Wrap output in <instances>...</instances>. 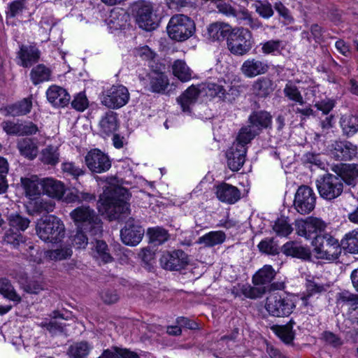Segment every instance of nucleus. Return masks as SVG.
I'll use <instances>...</instances> for the list:
<instances>
[{
  "label": "nucleus",
  "mask_w": 358,
  "mask_h": 358,
  "mask_svg": "<svg viewBox=\"0 0 358 358\" xmlns=\"http://www.w3.org/2000/svg\"><path fill=\"white\" fill-rule=\"evenodd\" d=\"M357 177L358 165L348 164L343 169L342 176L327 173L319 177L315 184L320 197L330 201L342 194L344 182L355 186Z\"/></svg>",
  "instance_id": "obj_1"
},
{
  "label": "nucleus",
  "mask_w": 358,
  "mask_h": 358,
  "mask_svg": "<svg viewBox=\"0 0 358 358\" xmlns=\"http://www.w3.org/2000/svg\"><path fill=\"white\" fill-rule=\"evenodd\" d=\"M70 217L77 226L88 231L90 236H99L102 234V222L99 215L89 206H80L70 213Z\"/></svg>",
  "instance_id": "obj_2"
},
{
  "label": "nucleus",
  "mask_w": 358,
  "mask_h": 358,
  "mask_svg": "<svg viewBox=\"0 0 358 358\" xmlns=\"http://www.w3.org/2000/svg\"><path fill=\"white\" fill-rule=\"evenodd\" d=\"M36 231L39 238L44 242L57 243L64 238L65 227L59 218L50 215L37 222Z\"/></svg>",
  "instance_id": "obj_3"
},
{
  "label": "nucleus",
  "mask_w": 358,
  "mask_h": 358,
  "mask_svg": "<svg viewBox=\"0 0 358 358\" xmlns=\"http://www.w3.org/2000/svg\"><path fill=\"white\" fill-rule=\"evenodd\" d=\"M275 275L274 269L270 265H265L259 269L253 276L252 281L255 285H244L241 287L242 294L247 298L257 299L262 297L267 291L265 285H269Z\"/></svg>",
  "instance_id": "obj_4"
},
{
  "label": "nucleus",
  "mask_w": 358,
  "mask_h": 358,
  "mask_svg": "<svg viewBox=\"0 0 358 358\" xmlns=\"http://www.w3.org/2000/svg\"><path fill=\"white\" fill-rule=\"evenodd\" d=\"M295 308L294 296L287 294H271L266 300L265 308L273 317H287Z\"/></svg>",
  "instance_id": "obj_5"
},
{
  "label": "nucleus",
  "mask_w": 358,
  "mask_h": 358,
  "mask_svg": "<svg viewBox=\"0 0 358 358\" xmlns=\"http://www.w3.org/2000/svg\"><path fill=\"white\" fill-rule=\"evenodd\" d=\"M130 194L127 189L115 186L110 187L109 195L103 201L106 206V210L113 214L114 218H119L121 214H124L129 210L127 201Z\"/></svg>",
  "instance_id": "obj_6"
},
{
  "label": "nucleus",
  "mask_w": 358,
  "mask_h": 358,
  "mask_svg": "<svg viewBox=\"0 0 358 358\" xmlns=\"http://www.w3.org/2000/svg\"><path fill=\"white\" fill-rule=\"evenodd\" d=\"M312 244L320 259L335 260L341 253V242L328 233L315 237Z\"/></svg>",
  "instance_id": "obj_7"
},
{
  "label": "nucleus",
  "mask_w": 358,
  "mask_h": 358,
  "mask_svg": "<svg viewBox=\"0 0 358 358\" xmlns=\"http://www.w3.org/2000/svg\"><path fill=\"white\" fill-rule=\"evenodd\" d=\"M194 31L193 20L183 14L173 15L167 26V32L170 38L178 41L187 40L193 34Z\"/></svg>",
  "instance_id": "obj_8"
},
{
  "label": "nucleus",
  "mask_w": 358,
  "mask_h": 358,
  "mask_svg": "<svg viewBox=\"0 0 358 358\" xmlns=\"http://www.w3.org/2000/svg\"><path fill=\"white\" fill-rule=\"evenodd\" d=\"M227 46L234 55H245L252 47L251 31L247 28H234L230 37L228 38Z\"/></svg>",
  "instance_id": "obj_9"
},
{
  "label": "nucleus",
  "mask_w": 358,
  "mask_h": 358,
  "mask_svg": "<svg viewBox=\"0 0 358 358\" xmlns=\"http://www.w3.org/2000/svg\"><path fill=\"white\" fill-rule=\"evenodd\" d=\"M326 224L321 219L309 217L295 221L296 233L306 239L314 240L315 237L322 235L326 229Z\"/></svg>",
  "instance_id": "obj_10"
},
{
  "label": "nucleus",
  "mask_w": 358,
  "mask_h": 358,
  "mask_svg": "<svg viewBox=\"0 0 358 358\" xmlns=\"http://www.w3.org/2000/svg\"><path fill=\"white\" fill-rule=\"evenodd\" d=\"M316 199L317 196L311 187L301 185L295 193L294 208L301 215L309 214L315 209Z\"/></svg>",
  "instance_id": "obj_11"
},
{
  "label": "nucleus",
  "mask_w": 358,
  "mask_h": 358,
  "mask_svg": "<svg viewBox=\"0 0 358 358\" xmlns=\"http://www.w3.org/2000/svg\"><path fill=\"white\" fill-rule=\"evenodd\" d=\"M101 103L109 108H120L126 105L129 99V93L123 85H113L101 95Z\"/></svg>",
  "instance_id": "obj_12"
},
{
  "label": "nucleus",
  "mask_w": 358,
  "mask_h": 358,
  "mask_svg": "<svg viewBox=\"0 0 358 358\" xmlns=\"http://www.w3.org/2000/svg\"><path fill=\"white\" fill-rule=\"evenodd\" d=\"M206 92L212 97L217 96L224 101L230 103L233 102L239 96L238 90L227 84L225 80H219L218 83H206Z\"/></svg>",
  "instance_id": "obj_13"
},
{
  "label": "nucleus",
  "mask_w": 358,
  "mask_h": 358,
  "mask_svg": "<svg viewBox=\"0 0 358 358\" xmlns=\"http://www.w3.org/2000/svg\"><path fill=\"white\" fill-rule=\"evenodd\" d=\"M85 159L87 166L93 173H104L111 167V161L109 157L98 149L90 150L85 156Z\"/></svg>",
  "instance_id": "obj_14"
},
{
  "label": "nucleus",
  "mask_w": 358,
  "mask_h": 358,
  "mask_svg": "<svg viewBox=\"0 0 358 358\" xmlns=\"http://www.w3.org/2000/svg\"><path fill=\"white\" fill-rule=\"evenodd\" d=\"M188 255L182 250L165 252L160 258L162 266L169 271H179L188 264Z\"/></svg>",
  "instance_id": "obj_15"
},
{
  "label": "nucleus",
  "mask_w": 358,
  "mask_h": 358,
  "mask_svg": "<svg viewBox=\"0 0 358 358\" xmlns=\"http://www.w3.org/2000/svg\"><path fill=\"white\" fill-rule=\"evenodd\" d=\"M144 232V229L137 221L129 218L126 222L124 227L121 229L120 236L125 245L136 246L141 241Z\"/></svg>",
  "instance_id": "obj_16"
},
{
  "label": "nucleus",
  "mask_w": 358,
  "mask_h": 358,
  "mask_svg": "<svg viewBox=\"0 0 358 358\" xmlns=\"http://www.w3.org/2000/svg\"><path fill=\"white\" fill-rule=\"evenodd\" d=\"M136 21L143 30L151 31L156 28L152 8L150 4L141 3L136 6Z\"/></svg>",
  "instance_id": "obj_17"
},
{
  "label": "nucleus",
  "mask_w": 358,
  "mask_h": 358,
  "mask_svg": "<svg viewBox=\"0 0 358 358\" xmlns=\"http://www.w3.org/2000/svg\"><path fill=\"white\" fill-rule=\"evenodd\" d=\"M41 52L35 45H21L17 52V64L24 67H31L38 62Z\"/></svg>",
  "instance_id": "obj_18"
},
{
  "label": "nucleus",
  "mask_w": 358,
  "mask_h": 358,
  "mask_svg": "<svg viewBox=\"0 0 358 358\" xmlns=\"http://www.w3.org/2000/svg\"><path fill=\"white\" fill-rule=\"evenodd\" d=\"M357 154V147L350 141H336L332 144L331 155L336 160H352Z\"/></svg>",
  "instance_id": "obj_19"
},
{
  "label": "nucleus",
  "mask_w": 358,
  "mask_h": 358,
  "mask_svg": "<svg viewBox=\"0 0 358 358\" xmlns=\"http://www.w3.org/2000/svg\"><path fill=\"white\" fill-rule=\"evenodd\" d=\"M247 148H241L232 145L227 150L226 157L227 158V165L232 171H238L245 162Z\"/></svg>",
  "instance_id": "obj_20"
},
{
  "label": "nucleus",
  "mask_w": 358,
  "mask_h": 358,
  "mask_svg": "<svg viewBox=\"0 0 358 358\" xmlns=\"http://www.w3.org/2000/svg\"><path fill=\"white\" fill-rule=\"evenodd\" d=\"M271 122L272 116L265 110L254 111L248 117V125L258 134L264 129L270 127Z\"/></svg>",
  "instance_id": "obj_21"
},
{
  "label": "nucleus",
  "mask_w": 358,
  "mask_h": 358,
  "mask_svg": "<svg viewBox=\"0 0 358 358\" xmlns=\"http://www.w3.org/2000/svg\"><path fill=\"white\" fill-rule=\"evenodd\" d=\"M145 88L154 93H164L169 85L167 76L163 73L152 72L148 75V83L143 79Z\"/></svg>",
  "instance_id": "obj_22"
},
{
  "label": "nucleus",
  "mask_w": 358,
  "mask_h": 358,
  "mask_svg": "<svg viewBox=\"0 0 358 358\" xmlns=\"http://www.w3.org/2000/svg\"><path fill=\"white\" fill-rule=\"evenodd\" d=\"M268 69L269 66L266 62L255 58L245 60L241 68V72L247 78H254L264 74Z\"/></svg>",
  "instance_id": "obj_23"
},
{
  "label": "nucleus",
  "mask_w": 358,
  "mask_h": 358,
  "mask_svg": "<svg viewBox=\"0 0 358 358\" xmlns=\"http://www.w3.org/2000/svg\"><path fill=\"white\" fill-rule=\"evenodd\" d=\"M48 101L55 107H64L69 103L71 96L67 91L57 85L50 86L46 91Z\"/></svg>",
  "instance_id": "obj_24"
},
{
  "label": "nucleus",
  "mask_w": 358,
  "mask_h": 358,
  "mask_svg": "<svg viewBox=\"0 0 358 358\" xmlns=\"http://www.w3.org/2000/svg\"><path fill=\"white\" fill-rule=\"evenodd\" d=\"M217 199L224 203L234 204L241 198L240 190L235 186L222 182L216 187Z\"/></svg>",
  "instance_id": "obj_25"
},
{
  "label": "nucleus",
  "mask_w": 358,
  "mask_h": 358,
  "mask_svg": "<svg viewBox=\"0 0 358 358\" xmlns=\"http://www.w3.org/2000/svg\"><path fill=\"white\" fill-rule=\"evenodd\" d=\"M43 194L57 200H61L66 192L65 185L61 181L52 178L42 179Z\"/></svg>",
  "instance_id": "obj_26"
},
{
  "label": "nucleus",
  "mask_w": 358,
  "mask_h": 358,
  "mask_svg": "<svg viewBox=\"0 0 358 358\" xmlns=\"http://www.w3.org/2000/svg\"><path fill=\"white\" fill-rule=\"evenodd\" d=\"M200 94V90L194 85L189 87L180 96L177 98V103L184 113H191L192 107L196 103Z\"/></svg>",
  "instance_id": "obj_27"
},
{
  "label": "nucleus",
  "mask_w": 358,
  "mask_h": 358,
  "mask_svg": "<svg viewBox=\"0 0 358 358\" xmlns=\"http://www.w3.org/2000/svg\"><path fill=\"white\" fill-rule=\"evenodd\" d=\"M129 15L122 8H113L111 10L106 22L111 32L124 29L127 25Z\"/></svg>",
  "instance_id": "obj_28"
},
{
  "label": "nucleus",
  "mask_w": 358,
  "mask_h": 358,
  "mask_svg": "<svg viewBox=\"0 0 358 358\" xmlns=\"http://www.w3.org/2000/svg\"><path fill=\"white\" fill-rule=\"evenodd\" d=\"M234 28L227 23L216 22L212 23L208 27V34L213 41H223L230 37Z\"/></svg>",
  "instance_id": "obj_29"
},
{
  "label": "nucleus",
  "mask_w": 358,
  "mask_h": 358,
  "mask_svg": "<svg viewBox=\"0 0 358 358\" xmlns=\"http://www.w3.org/2000/svg\"><path fill=\"white\" fill-rule=\"evenodd\" d=\"M343 135L350 138L358 132V115H343L339 121Z\"/></svg>",
  "instance_id": "obj_30"
},
{
  "label": "nucleus",
  "mask_w": 358,
  "mask_h": 358,
  "mask_svg": "<svg viewBox=\"0 0 358 358\" xmlns=\"http://www.w3.org/2000/svg\"><path fill=\"white\" fill-rule=\"evenodd\" d=\"M233 17H235L239 24L243 23L244 25L248 26L253 30L263 27V24L259 18L254 17L252 13L245 8L238 10H236Z\"/></svg>",
  "instance_id": "obj_31"
},
{
  "label": "nucleus",
  "mask_w": 358,
  "mask_h": 358,
  "mask_svg": "<svg viewBox=\"0 0 358 358\" xmlns=\"http://www.w3.org/2000/svg\"><path fill=\"white\" fill-rule=\"evenodd\" d=\"M282 252L287 256L300 258L304 260L310 259L311 255L310 250L293 241H289L282 247Z\"/></svg>",
  "instance_id": "obj_32"
},
{
  "label": "nucleus",
  "mask_w": 358,
  "mask_h": 358,
  "mask_svg": "<svg viewBox=\"0 0 358 358\" xmlns=\"http://www.w3.org/2000/svg\"><path fill=\"white\" fill-rule=\"evenodd\" d=\"M274 89L273 80L268 77H262L255 81L252 85L253 93L260 98H266L273 92Z\"/></svg>",
  "instance_id": "obj_33"
},
{
  "label": "nucleus",
  "mask_w": 358,
  "mask_h": 358,
  "mask_svg": "<svg viewBox=\"0 0 358 358\" xmlns=\"http://www.w3.org/2000/svg\"><path fill=\"white\" fill-rule=\"evenodd\" d=\"M100 132L105 136L113 134L118 127L117 113L113 111L107 112L99 122Z\"/></svg>",
  "instance_id": "obj_34"
},
{
  "label": "nucleus",
  "mask_w": 358,
  "mask_h": 358,
  "mask_svg": "<svg viewBox=\"0 0 358 358\" xmlns=\"http://www.w3.org/2000/svg\"><path fill=\"white\" fill-rule=\"evenodd\" d=\"M20 153L29 159H34L38 154V147L33 139L24 138L18 140L17 143Z\"/></svg>",
  "instance_id": "obj_35"
},
{
  "label": "nucleus",
  "mask_w": 358,
  "mask_h": 358,
  "mask_svg": "<svg viewBox=\"0 0 358 358\" xmlns=\"http://www.w3.org/2000/svg\"><path fill=\"white\" fill-rule=\"evenodd\" d=\"M22 186L25 190L26 196L29 198L39 195L43 191L42 179L37 176H32L30 178L21 179Z\"/></svg>",
  "instance_id": "obj_36"
},
{
  "label": "nucleus",
  "mask_w": 358,
  "mask_h": 358,
  "mask_svg": "<svg viewBox=\"0 0 358 358\" xmlns=\"http://www.w3.org/2000/svg\"><path fill=\"white\" fill-rule=\"evenodd\" d=\"M226 240V234L222 231H210L199 238L197 243L205 247L211 248L220 245Z\"/></svg>",
  "instance_id": "obj_37"
},
{
  "label": "nucleus",
  "mask_w": 358,
  "mask_h": 358,
  "mask_svg": "<svg viewBox=\"0 0 358 358\" xmlns=\"http://www.w3.org/2000/svg\"><path fill=\"white\" fill-rule=\"evenodd\" d=\"M32 107L31 96L24 98L22 100L8 106L6 108L7 114L11 116L24 115L31 111Z\"/></svg>",
  "instance_id": "obj_38"
},
{
  "label": "nucleus",
  "mask_w": 358,
  "mask_h": 358,
  "mask_svg": "<svg viewBox=\"0 0 358 358\" xmlns=\"http://www.w3.org/2000/svg\"><path fill=\"white\" fill-rule=\"evenodd\" d=\"M295 322L293 320L285 325H275L273 327V331L285 344H291L294 338L295 333L293 331V326Z\"/></svg>",
  "instance_id": "obj_39"
},
{
  "label": "nucleus",
  "mask_w": 358,
  "mask_h": 358,
  "mask_svg": "<svg viewBox=\"0 0 358 358\" xmlns=\"http://www.w3.org/2000/svg\"><path fill=\"white\" fill-rule=\"evenodd\" d=\"M50 317L52 319L48 322H43L41 323V327L46 328V329L52 335L63 333L66 325L63 323H60L56 321L58 318L67 320L64 317L62 313H60L57 310L53 311Z\"/></svg>",
  "instance_id": "obj_40"
},
{
  "label": "nucleus",
  "mask_w": 358,
  "mask_h": 358,
  "mask_svg": "<svg viewBox=\"0 0 358 358\" xmlns=\"http://www.w3.org/2000/svg\"><path fill=\"white\" fill-rule=\"evenodd\" d=\"M173 75L182 82H187L192 77V71L182 59H176L172 64Z\"/></svg>",
  "instance_id": "obj_41"
},
{
  "label": "nucleus",
  "mask_w": 358,
  "mask_h": 358,
  "mask_svg": "<svg viewBox=\"0 0 358 358\" xmlns=\"http://www.w3.org/2000/svg\"><path fill=\"white\" fill-rule=\"evenodd\" d=\"M51 71L44 64H38L30 72V78L34 85L50 80Z\"/></svg>",
  "instance_id": "obj_42"
},
{
  "label": "nucleus",
  "mask_w": 358,
  "mask_h": 358,
  "mask_svg": "<svg viewBox=\"0 0 358 358\" xmlns=\"http://www.w3.org/2000/svg\"><path fill=\"white\" fill-rule=\"evenodd\" d=\"M283 94L288 100L293 101L299 105H303L305 101L303 97L296 86V83L292 80H288L283 89Z\"/></svg>",
  "instance_id": "obj_43"
},
{
  "label": "nucleus",
  "mask_w": 358,
  "mask_h": 358,
  "mask_svg": "<svg viewBox=\"0 0 358 358\" xmlns=\"http://www.w3.org/2000/svg\"><path fill=\"white\" fill-rule=\"evenodd\" d=\"M258 135L259 134H256V132L248 124L240 129L236 141L233 144L239 148H241V146L247 148V145Z\"/></svg>",
  "instance_id": "obj_44"
},
{
  "label": "nucleus",
  "mask_w": 358,
  "mask_h": 358,
  "mask_svg": "<svg viewBox=\"0 0 358 358\" xmlns=\"http://www.w3.org/2000/svg\"><path fill=\"white\" fill-rule=\"evenodd\" d=\"M341 245L348 252L358 254V229L347 234L341 240Z\"/></svg>",
  "instance_id": "obj_45"
},
{
  "label": "nucleus",
  "mask_w": 358,
  "mask_h": 358,
  "mask_svg": "<svg viewBox=\"0 0 358 358\" xmlns=\"http://www.w3.org/2000/svg\"><path fill=\"white\" fill-rule=\"evenodd\" d=\"M91 350V347L85 341L78 342L68 349V355L71 358H85Z\"/></svg>",
  "instance_id": "obj_46"
},
{
  "label": "nucleus",
  "mask_w": 358,
  "mask_h": 358,
  "mask_svg": "<svg viewBox=\"0 0 358 358\" xmlns=\"http://www.w3.org/2000/svg\"><path fill=\"white\" fill-rule=\"evenodd\" d=\"M336 300L337 303L347 305L353 310L358 308V294L344 290L337 294Z\"/></svg>",
  "instance_id": "obj_47"
},
{
  "label": "nucleus",
  "mask_w": 358,
  "mask_h": 358,
  "mask_svg": "<svg viewBox=\"0 0 358 358\" xmlns=\"http://www.w3.org/2000/svg\"><path fill=\"white\" fill-rule=\"evenodd\" d=\"M252 8H255L256 13L264 20L270 19L274 15L273 8L268 1L256 0L252 4Z\"/></svg>",
  "instance_id": "obj_48"
},
{
  "label": "nucleus",
  "mask_w": 358,
  "mask_h": 358,
  "mask_svg": "<svg viewBox=\"0 0 358 358\" xmlns=\"http://www.w3.org/2000/svg\"><path fill=\"white\" fill-rule=\"evenodd\" d=\"M0 294L13 301H21V298L15 291L10 281L6 278H0Z\"/></svg>",
  "instance_id": "obj_49"
},
{
  "label": "nucleus",
  "mask_w": 358,
  "mask_h": 358,
  "mask_svg": "<svg viewBox=\"0 0 358 358\" xmlns=\"http://www.w3.org/2000/svg\"><path fill=\"white\" fill-rule=\"evenodd\" d=\"M59 157L57 148L49 145L42 150L41 159L45 164L55 165L59 162Z\"/></svg>",
  "instance_id": "obj_50"
},
{
  "label": "nucleus",
  "mask_w": 358,
  "mask_h": 358,
  "mask_svg": "<svg viewBox=\"0 0 358 358\" xmlns=\"http://www.w3.org/2000/svg\"><path fill=\"white\" fill-rule=\"evenodd\" d=\"M99 236H94L95 240V251L96 252V257L101 259L104 263H108L112 261L113 257L108 252V248L106 242L97 240Z\"/></svg>",
  "instance_id": "obj_51"
},
{
  "label": "nucleus",
  "mask_w": 358,
  "mask_h": 358,
  "mask_svg": "<svg viewBox=\"0 0 358 358\" xmlns=\"http://www.w3.org/2000/svg\"><path fill=\"white\" fill-rule=\"evenodd\" d=\"M148 234L150 236V242L155 245H161L169 238L167 231L159 227L149 229Z\"/></svg>",
  "instance_id": "obj_52"
},
{
  "label": "nucleus",
  "mask_w": 358,
  "mask_h": 358,
  "mask_svg": "<svg viewBox=\"0 0 358 358\" xmlns=\"http://www.w3.org/2000/svg\"><path fill=\"white\" fill-rule=\"evenodd\" d=\"M24 255L30 261L36 263L41 262V253L39 252L38 248L29 243V244L24 243V245L20 249Z\"/></svg>",
  "instance_id": "obj_53"
},
{
  "label": "nucleus",
  "mask_w": 358,
  "mask_h": 358,
  "mask_svg": "<svg viewBox=\"0 0 358 358\" xmlns=\"http://www.w3.org/2000/svg\"><path fill=\"white\" fill-rule=\"evenodd\" d=\"M261 45L262 52L266 55L280 53L284 48L283 41L279 39L267 41Z\"/></svg>",
  "instance_id": "obj_54"
},
{
  "label": "nucleus",
  "mask_w": 358,
  "mask_h": 358,
  "mask_svg": "<svg viewBox=\"0 0 358 358\" xmlns=\"http://www.w3.org/2000/svg\"><path fill=\"white\" fill-rule=\"evenodd\" d=\"M46 257L50 260L61 261L66 259L72 255V250L67 247L55 250H50L45 252Z\"/></svg>",
  "instance_id": "obj_55"
},
{
  "label": "nucleus",
  "mask_w": 358,
  "mask_h": 358,
  "mask_svg": "<svg viewBox=\"0 0 358 358\" xmlns=\"http://www.w3.org/2000/svg\"><path fill=\"white\" fill-rule=\"evenodd\" d=\"M9 224L17 231H24L29 225L30 220L19 214L15 213L9 215Z\"/></svg>",
  "instance_id": "obj_56"
},
{
  "label": "nucleus",
  "mask_w": 358,
  "mask_h": 358,
  "mask_svg": "<svg viewBox=\"0 0 358 358\" xmlns=\"http://www.w3.org/2000/svg\"><path fill=\"white\" fill-rule=\"evenodd\" d=\"M273 229L280 236H287L293 231L287 220L282 217L278 219L275 222Z\"/></svg>",
  "instance_id": "obj_57"
},
{
  "label": "nucleus",
  "mask_w": 358,
  "mask_h": 358,
  "mask_svg": "<svg viewBox=\"0 0 358 358\" xmlns=\"http://www.w3.org/2000/svg\"><path fill=\"white\" fill-rule=\"evenodd\" d=\"M260 252L268 255H276L278 253V247L273 238H266L262 240L258 245Z\"/></svg>",
  "instance_id": "obj_58"
},
{
  "label": "nucleus",
  "mask_w": 358,
  "mask_h": 358,
  "mask_svg": "<svg viewBox=\"0 0 358 358\" xmlns=\"http://www.w3.org/2000/svg\"><path fill=\"white\" fill-rule=\"evenodd\" d=\"M273 8L279 16L282 18L285 24H289L294 22V20L291 12L281 1L275 2Z\"/></svg>",
  "instance_id": "obj_59"
},
{
  "label": "nucleus",
  "mask_w": 358,
  "mask_h": 358,
  "mask_svg": "<svg viewBox=\"0 0 358 358\" xmlns=\"http://www.w3.org/2000/svg\"><path fill=\"white\" fill-rule=\"evenodd\" d=\"M88 231L77 228L76 234L72 236V244L78 248H85L88 243Z\"/></svg>",
  "instance_id": "obj_60"
},
{
  "label": "nucleus",
  "mask_w": 358,
  "mask_h": 358,
  "mask_svg": "<svg viewBox=\"0 0 358 358\" xmlns=\"http://www.w3.org/2000/svg\"><path fill=\"white\" fill-rule=\"evenodd\" d=\"M4 240L9 244L13 245L15 248H22L24 245V237L20 233L9 231L5 235Z\"/></svg>",
  "instance_id": "obj_61"
},
{
  "label": "nucleus",
  "mask_w": 358,
  "mask_h": 358,
  "mask_svg": "<svg viewBox=\"0 0 358 358\" xmlns=\"http://www.w3.org/2000/svg\"><path fill=\"white\" fill-rule=\"evenodd\" d=\"M62 169L64 173L71 176L73 178H78L85 173L84 170L76 166L73 162H64L62 164Z\"/></svg>",
  "instance_id": "obj_62"
},
{
  "label": "nucleus",
  "mask_w": 358,
  "mask_h": 358,
  "mask_svg": "<svg viewBox=\"0 0 358 358\" xmlns=\"http://www.w3.org/2000/svg\"><path fill=\"white\" fill-rule=\"evenodd\" d=\"M55 203L50 200L41 199L36 201L34 203V208L38 213H50L54 210Z\"/></svg>",
  "instance_id": "obj_63"
},
{
  "label": "nucleus",
  "mask_w": 358,
  "mask_h": 358,
  "mask_svg": "<svg viewBox=\"0 0 358 358\" xmlns=\"http://www.w3.org/2000/svg\"><path fill=\"white\" fill-rule=\"evenodd\" d=\"M322 338L326 343L334 348H338L343 343L342 339L331 331H325L322 334Z\"/></svg>",
  "instance_id": "obj_64"
}]
</instances>
